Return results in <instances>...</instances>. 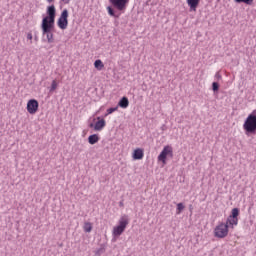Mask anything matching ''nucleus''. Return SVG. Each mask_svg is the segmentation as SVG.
<instances>
[{"instance_id": "dca6fc26", "label": "nucleus", "mask_w": 256, "mask_h": 256, "mask_svg": "<svg viewBox=\"0 0 256 256\" xmlns=\"http://www.w3.org/2000/svg\"><path fill=\"white\" fill-rule=\"evenodd\" d=\"M84 231L85 233H91V231H93V225H91L90 222H86L84 224Z\"/></svg>"}, {"instance_id": "aec40b11", "label": "nucleus", "mask_w": 256, "mask_h": 256, "mask_svg": "<svg viewBox=\"0 0 256 256\" xmlns=\"http://www.w3.org/2000/svg\"><path fill=\"white\" fill-rule=\"evenodd\" d=\"M183 209H185V205H183V203H178L177 204V214L179 215V213H181V211H183Z\"/></svg>"}, {"instance_id": "39448f33", "label": "nucleus", "mask_w": 256, "mask_h": 256, "mask_svg": "<svg viewBox=\"0 0 256 256\" xmlns=\"http://www.w3.org/2000/svg\"><path fill=\"white\" fill-rule=\"evenodd\" d=\"M68 17H69V11L67 9H64L57 22L59 29H62V30L67 29V26L69 25V20H67Z\"/></svg>"}, {"instance_id": "412c9836", "label": "nucleus", "mask_w": 256, "mask_h": 256, "mask_svg": "<svg viewBox=\"0 0 256 256\" xmlns=\"http://www.w3.org/2000/svg\"><path fill=\"white\" fill-rule=\"evenodd\" d=\"M107 11H108V15H110L111 17H115V10H113L111 6L107 7Z\"/></svg>"}, {"instance_id": "9d476101", "label": "nucleus", "mask_w": 256, "mask_h": 256, "mask_svg": "<svg viewBox=\"0 0 256 256\" xmlns=\"http://www.w3.org/2000/svg\"><path fill=\"white\" fill-rule=\"evenodd\" d=\"M186 3L190 9V11H197V7H199V3L201 0H186Z\"/></svg>"}, {"instance_id": "b1692460", "label": "nucleus", "mask_w": 256, "mask_h": 256, "mask_svg": "<svg viewBox=\"0 0 256 256\" xmlns=\"http://www.w3.org/2000/svg\"><path fill=\"white\" fill-rule=\"evenodd\" d=\"M62 3H64L65 5H69V3L71 2V0H61Z\"/></svg>"}, {"instance_id": "f8f14e48", "label": "nucleus", "mask_w": 256, "mask_h": 256, "mask_svg": "<svg viewBox=\"0 0 256 256\" xmlns=\"http://www.w3.org/2000/svg\"><path fill=\"white\" fill-rule=\"evenodd\" d=\"M143 149L141 148H138L136 150H134V153H133V159H135L136 161H139L141 159H143Z\"/></svg>"}, {"instance_id": "5701e85b", "label": "nucleus", "mask_w": 256, "mask_h": 256, "mask_svg": "<svg viewBox=\"0 0 256 256\" xmlns=\"http://www.w3.org/2000/svg\"><path fill=\"white\" fill-rule=\"evenodd\" d=\"M212 90L215 91H219V83L217 82H213L212 83Z\"/></svg>"}, {"instance_id": "393cba45", "label": "nucleus", "mask_w": 256, "mask_h": 256, "mask_svg": "<svg viewBox=\"0 0 256 256\" xmlns=\"http://www.w3.org/2000/svg\"><path fill=\"white\" fill-rule=\"evenodd\" d=\"M27 39L31 41V39H33V35L31 33L27 34Z\"/></svg>"}, {"instance_id": "423d86ee", "label": "nucleus", "mask_w": 256, "mask_h": 256, "mask_svg": "<svg viewBox=\"0 0 256 256\" xmlns=\"http://www.w3.org/2000/svg\"><path fill=\"white\" fill-rule=\"evenodd\" d=\"M167 155L170 157H173V147L167 145L163 148L161 153L158 156V161H161L162 163H166L167 161Z\"/></svg>"}, {"instance_id": "f3484780", "label": "nucleus", "mask_w": 256, "mask_h": 256, "mask_svg": "<svg viewBox=\"0 0 256 256\" xmlns=\"http://www.w3.org/2000/svg\"><path fill=\"white\" fill-rule=\"evenodd\" d=\"M230 217L237 219V217H239V208L232 209V214L230 215Z\"/></svg>"}, {"instance_id": "7ed1b4c3", "label": "nucleus", "mask_w": 256, "mask_h": 256, "mask_svg": "<svg viewBox=\"0 0 256 256\" xmlns=\"http://www.w3.org/2000/svg\"><path fill=\"white\" fill-rule=\"evenodd\" d=\"M256 110L253 111L245 120L243 129L246 131V135L256 133Z\"/></svg>"}, {"instance_id": "f03ea898", "label": "nucleus", "mask_w": 256, "mask_h": 256, "mask_svg": "<svg viewBox=\"0 0 256 256\" xmlns=\"http://www.w3.org/2000/svg\"><path fill=\"white\" fill-rule=\"evenodd\" d=\"M127 225H129V216L123 215L118 221V225L113 228L112 235L113 237H121L123 233H125V229H127Z\"/></svg>"}, {"instance_id": "bb28decb", "label": "nucleus", "mask_w": 256, "mask_h": 256, "mask_svg": "<svg viewBox=\"0 0 256 256\" xmlns=\"http://www.w3.org/2000/svg\"><path fill=\"white\" fill-rule=\"evenodd\" d=\"M216 77H221V76H219V74H216Z\"/></svg>"}, {"instance_id": "4468645a", "label": "nucleus", "mask_w": 256, "mask_h": 256, "mask_svg": "<svg viewBox=\"0 0 256 256\" xmlns=\"http://www.w3.org/2000/svg\"><path fill=\"white\" fill-rule=\"evenodd\" d=\"M88 143L90 145H95V143H99V135L97 134H92L88 137Z\"/></svg>"}, {"instance_id": "9b49d317", "label": "nucleus", "mask_w": 256, "mask_h": 256, "mask_svg": "<svg viewBox=\"0 0 256 256\" xmlns=\"http://www.w3.org/2000/svg\"><path fill=\"white\" fill-rule=\"evenodd\" d=\"M238 223H239V218H233V217L229 216L227 218L225 225H228V227H232V229H233V227L237 226Z\"/></svg>"}, {"instance_id": "0eeeda50", "label": "nucleus", "mask_w": 256, "mask_h": 256, "mask_svg": "<svg viewBox=\"0 0 256 256\" xmlns=\"http://www.w3.org/2000/svg\"><path fill=\"white\" fill-rule=\"evenodd\" d=\"M26 109L30 115H35L39 111V102L35 99L29 100Z\"/></svg>"}, {"instance_id": "4be33fe9", "label": "nucleus", "mask_w": 256, "mask_h": 256, "mask_svg": "<svg viewBox=\"0 0 256 256\" xmlns=\"http://www.w3.org/2000/svg\"><path fill=\"white\" fill-rule=\"evenodd\" d=\"M117 109H118V107L107 109V114L105 115V117H107V115H111V113H115V111H117Z\"/></svg>"}, {"instance_id": "a878e982", "label": "nucleus", "mask_w": 256, "mask_h": 256, "mask_svg": "<svg viewBox=\"0 0 256 256\" xmlns=\"http://www.w3.org/2000/svg\"><path fill=\"white\" fill-rule=\"evenodd\" d=\"M54 0H47L48 3H53Z\"/></svg>"}, {"instance_id": "a211bd4d", "label": "nucleus", "mask_w": 256, "mask_h": 256, "mask_svg": "<svg viewBox=\"0 0 256 256\" xmlns=\"http://www.w3.org/2000/svg\"><path fill=\"white\" fill-rule=\"evenodd\" d=\"M236 3H245V5H253V0H234Z\"/></svg>"}, {"instance_id": "20e7f679", "label": "nucleus", "mask_w": 256, "mask_h": 256, "mask_svg": "<svg viewBox=\"0 0 256 256\" xmlns=\"http://www.w3.org/2000/svg\"><path fill=\"white\" fill-rule=\"evenodd\" d=\"M214 235L215 237H218V239H225V237L229 235V225L225 223H220L214 229Z\"/></svg>"}, {"instance_id": "1a4fd4ad", "label": "nucleus", "mask_w": 256, "mask_h": 256, "mask_svg": "<svg viewBox=\"0 0 256 256\" xmlns=\"http://www.w3.org/2000/svg\"><path fill=\"white\" fill-rule=\"evenodd\" d=\"M98 121L95 123V125L93 123L90 124V127H94V131H103V129H105V119H101V117L97 118Z\"/></svg>"}, {"instance_id": "f257e3e1", "label": "nucleus", "mask_w": 256, "mask_h": 256, "mask_svg": "<svg viewBox=\"0 0 256 256\" xmlns=\"http://www.w3.org/2000/svg\"><path fill=\"white\" fill-rule=\"evenodd\" d=\"M55 6H49L47 8V16L42 19L41 29L42 35H46L48 43H54L53 29H55Z\"/></svg>"}, {"instance_id": "6e6552de", "label": "nucleus", "mask_w": 256, "mask_h": 256, "mask_svg": "<svg viewBox=\"0 0 256 256\" xmlns=\"http://www.w3.org/2000/svg\"><path fill=\"white\" fill-rule=\"evenodd\" d=\"M110 3H112L113 7L118 9V11H125V9H127V3H129V0H110Z\"/></svg>"}, {"instance_id": "6ab92c4d", "label": "nucleus", "mask_w": 256, "mask_h": 256, "mask_svg": "<svg viewBox=\"0 0 256 256\" xmlns=\"http://www.w3.org/2000/svg\"><path fill=\"white\" fill-rule=\"evenodd\" d=\"M55 89H57V81L53 80L51 87H50V93H53V91H55Z\"/></svg>"}, {"instance_id": "2eb2a0df", "label": "nucleus", "mask_w": 256, "mask_h": 256, "mask_svg": "<svg viewBox=\"0 0 256 256\" xmlns=\"http://www.w3.org/2000/svg\"><path fill=\"white\" fill-rule=\"evenodd\" d=\"M94 67H95L96 69H99V71H101V69H103V68L105 67V65L103 64V61H101V60H96V61L94 62Z\"/></svg>"}, {"instance_id": "ddd939ff", "label": "nucleus", "mask_w": 256, "mask_h": 256, "mask_svg": "<svg viewBox=\"0 0 256 256\" xmlns=\"http://www.w3.org/2000/svg\"><path fill=\"white\" fill-rule=\"evenodd\" d=\"M119 107H121L122 109H127L129 107V99L127 97H123L119 103H118Z\"/></svg>"}]
</instances>
